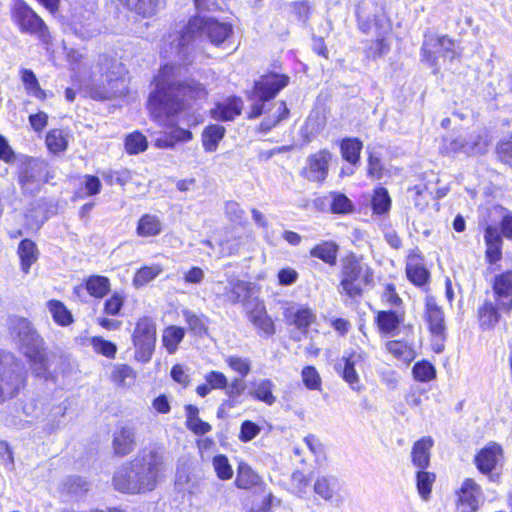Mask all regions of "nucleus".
I'll return each instance as SVG.
<instances>
[{
  "label": "nucleus",
  "instance_id": "f257e3e1",
  "mask_svg": "<svg viewBox=\"0 0 512 512\" xmlns=\"http://www.w3.org/2000/svg\"><path fill=\"white\" fill-rule=\"evenodd\" d=\"M176 67L164 64L154 77L155 88L150 92L147 108L151 117L166 124L173 116L184 111L191 100L206 95L205 88L194 80L180 81L176 77Z\"/></svg>",
  "mask_w": 512,
  "mask_h": 512
},
{
  "label": "nucleus",
  "instance_id": "f03ea898",
  "mask_svg": "<svg viewBox=\"0 0 512 512\" xmlns=\"http://www.w3.org/2000/svg\"><path fill=\"white\" fill-rule=\"evenodd\" d=\"M166 463L156 450H143L114 474L113 485L121 493L141 494L153 491L159 484Z\"/></svg>",
  "mask_w": 512,
  "mask_h": 512
},
{
  "label": "nucleus",
  "instance_id": "7ed1b4c3",
  "mask_svg": "<svg viewBox=\"0 0 512 512\" xmlns=\"http://www.w3.org/2000/svg\"><path fill=\"white\" fill-rule=\"evenodd\" d=\"M233 32L230 23L220 22L215 18L196 16L191 18L181 32L172 40V53L179 58L189 61V49L194 47L199 39L206 37L213 45H221Z\"/></svg>",
  "mask_w": 512,
  "mask_h": 512
},
{
  "label": "nucleus",
  "instance_id": "20e7f679",
  "mask_svg": "<svg viewBox=\"0 0 512 512\" xmlns=\"http://www.w3.org/2000/svg\"><path fill=\"white\" fill-rule=\"evenodd\" d=\"M512 313V270L494 275L491 280V293L486 292L477 315L482 330H493L502 316Z\"/></svg>",
  "mask_w": 512,
  "mask_h": 512
},
{
  "label": "nucleus",
  "instance_id": "39448f33",
  "mask_svg": "<svg viewBox=\"0 0 512 512\" xmlns=\"http://www.w3.org/2000/svg\"><path fill=\"white\" fill-rule=\"evenodd\" d=\"M9 332L19 351L27 358L35 376L45 378L48 373V358L44 339L26 318L10 319Z\"/></svg>",
  "mask_w": 512,
  "mask_h": 512
},
{
  "label": "nucleus",
  "instance_id": "423d86ee",
  "mask_svg": "<svg viewBox=\"0 0 512 512\" xmlns=\"http://www.w3.org/2000/svg\"><path fill=\"white\" fill-rule=\"evenodd\" d=\"M27 381V371L11 352L0 349V404L16 398Z\"/></svg>",
  "mask_w": 512,
  "mask_h": 512
},
{
  "label": "nucleus",
  "instance_id": "0eeeda50",
  "mask_svg": "<svg viewBox=\"0 0 512 512\" xmlns=\"http://www.w3.org/2000/svg\"><path fill=\"white\" fill-rule=\"evenodd\" d=\"M373 282V270L354 254L345 257L342 261L341 280L339 292L346 294L350 299L360 297L363 288Z\"/></svg>",
  "mask_w": 512,
  "mask_h": 512
},
{
  "label": "nucleus",
  "instance_id": "6e6552de",
  "mask_svg": "<svg viewBox=\"0 0 512 512\" xmlns=\"http://www.w3.org/2000/svg\"><path fill=\"white\" fill-rule=\"evenodd\" d=\"M289 83V77L284 74L270 73L255 81L249 99L252 101L250 119L258 118L265 111V102L276 95Z\"/></svg>",
  "mask_w": 512,
  "mask_h": 512
},
{
  "label": "nucleus",
  "instance_id": "1a4fd4ad",
  "mask_svg": "<svg viewBox=\"0 0 512 512\" xmlns=\"http://www.w3.org/2000/svg\"><path fill=\"white\" fill-rule=\"evenodd\" d=\"M489 140L487 135L472 132L468 135L449 136L443 139L441 153L447 156L464 155L467 157L483 155L487 152Z\"/></svg>",
  "mask_w": 512,
  "mask_h": 512
},
{
  "label": "nucleus",
  "instance_id": "9d476101",
  "mask_svg": "<svg viewBox=\"0 0 512 512\" xmlns=\"http://www.w3.org/2000/svg\"><path fill=\"white\" fill-rule=\"evenodd\" d=\"M98 65L100 71L105 75L107 85L102 88H91V97L96 100H107L120 92V85L123 84V65L115 58L108 55H100Z\"/></svg>",
  "mask_w": 512,
  "mask_h": 512
},
{
  "label": "nucleus",
  "instance_id": "9b49d317",
  "mask_svg": "<svg viewBox=\"0 0 512 512\" xmlns=\"http://www.w3.org/2000/svg\"><path fill=\"white\" fill-rule=\"evenodd\" d=\"M132 341L135 359L142 363L149 362L156 346V323L151 317L139 318L132 334Z\"/></svg>",
  "mask_w": 512,
  "mask_h": 512
},
{
  "label": "nucleus",
  "instance_id": "f8f14e48",
  "mask_svg": "<svg viewBox=\"0 0 512 512\" xmlns=\"http://www.w3.org/2000/svg\"><path fill=\"white\" fill-rule=\"evenodd\" d=\"M53 178L49 165L42 159H28L19 171L18 182L24 193L34 195L40 191L44 183Z\"/></svg>",
  "mask_w": 512,
  "mask_h": 512
},
{
  "label": "nucleus",
  "instance_id": "ddd939ff",
  "mask_svg": "<svg viewBox=\"0 0 512 512\" xmlns=\"http://www.w3.org/2000/svg\"><path fill=\"white\" fill-rule=\"evenodd\" d=\"M12 19L22 33L34 35L44 42L48 40L47 25L24 0H15L12 8Z\"/></svg>",
  "mask_w": 512,
  "mask_h": 512
},
{
  "label": "nucleus",
  "instance_id": "4468645a",
  "mask_svg": "<svg viewBox=\"0 0 512 512\" xmlns=\"http://www.w3.org/2000/svg\"><path fill=\"white\" fill-rule=\"evenodd\" d=\"M432 47H440L442 49V57L453 60L456 57V52L454 49L455 42L453 39L449 38L446 35L443 36H434V35H425L424 41L421 47V56L422 60L428 63L429 66L434 68V73L438 71L437 61L438 57L435 55V51L431 49Z\"/></svg>",
  "mask_w": 512,
  "mask_h": 512
},
{
  "label": "nucleus",
  "instance_id": "2eb2a0df",
  "mask_svg": "<svg viewBox=\"0 0 512 512\" xmlns=\"http://www.w3.org/2000/svg\"><path fill=\"white\" fill-rule=\"evenodd\" d=\"M425 318L428 323V328L435 340H440L441 343H435V351L441 352L443 349V341L446 338V325L442 309L437 305L433 297L426 299Z\"/></svg>",
  "mask_w": 512,
  "mask_h": 512
},
{
  "label": "nucleus",
  "instance_id": "dca6fc26",
  "mask_svg": "<svg viewBox=\"0 0 512 512\" xmlns=\"http://www.w3.org/2000/svg\"><path fill=\"white\" fill-rule=\"evenodd\" d=\"M331 159L332 154L326 149L311 154L301 170V176L308 181L322 183L327 178Z\"/></svg>",
  "mask_w": 512,
  "mask_h": 512
},
{
  "label": "nucleus",
  "instance_id": "f3484780",
  "mask_svg": "<svg viewBox=\"0 0 512 512\" xmlns=\"http://www.w3.org/2000/svg\"><path fill=\"white\" fill-rule=\"evenodd\" d=\"M457 497L458 512H476L482 501L481 487L474 479L466 478L457 490Z\"/></svg>",
  "mask_w": 512,
  "mask_h": 512
},
{
  "label": "nucleus",
  "instance_id": "a211bd4d",
  "mask_svg": "<svg viewBox=\"0 0 512 512\" xmlns=\"http://www.w3.org/2000/svg\"><path fill=\"white\" fill-rule=\"evenodd\" d=\"M251 294L252 284L250 282L230 275L227 277L226 284L223 285V292L220 293V297H222L225 302L232 305L239 303L247 305Z\"/></svg>",
  "mask_w": 512,
  "mask_h": 512
},
{
  "label": "nucleus",
  "instance_id": "6ab92c4d",
  "mask_svg": "<svg viewBox=\"0 0 512 512\" xmlns=\"http://www.w3.org/2000/svg\"><path fill=\"white\" fill-rule=\"evenodd\" d=\"M484 242L486 245L485 258L488 263L495 264L502 259V234L500 230L488 225L484 230Z\"/></svg>",
  "mask_w": 512,
  "mask_h": 512
},
{
  "label": "nucleus",
  "instance_id": "aec40b11",
  "mask_svg": "<svg viewBox=\"0 0 512 512\" xmlns=\"http://www.w3.org/2000/svg\"><path fill=\"white\" fill-rule=\"evenodd\" d=\"M248 319L258 329L260 335L268 338L275 333L274 323L262 302L257 301L253 308L248 310Z\"/></svg>",
  "mask_w": 512,
  "mask_h": 512
},
{
  "label": "nucleus",
  "instance_id": "412c9836",
  "mask_svg": "<svg viewBox=\"0 0 512 512\" xmlns=\"http://www.w3.org/2000/svg\"><path fill=\"white\" fill-rule=\"evenodd\" d=\"M313 490L316 495L328 502L339 499L340 482L332 475L318 476L314 482Z\"/></svg>",
  "mask_w": 512,
  "mask_h": 512
},
{
  "label": "nucleus",
  "instance_id": "4be33fe9",
  "mask_svg": "<svg viewBox=\"0 0 512 512\" xmlns=\"http://www.w3.org/2000/svg\"><path fill=\"white\" fill-rule=\"evenodd\" d=\"M403 322L404 312L400 310H383L379 311L376 316L379 331L388 336H395Z\"/></svg>",
  "mask_w": 512,
  "mask_h": 512
},
{
  "label": "nucleus",
  "instance_id": "5701e85b",
  "mask_svg": "<svg viewBox=\"0 0 512 512\" xmlns=\"http://www.w3.org/2000/svg\"><path fill=\"white\" fill-rule=\"evenodd\" d=\"M284 316L289 325L296 326L299 330L306 331L314 321L315 315L307 307L290 306L285 309Z\"/></svg>",
  "mask_w": 512,
  "mask_h": 512
},
{
  "label": "nucleus",
  "instance_id": "b1692460",
  "mask_svg": "<svg viewBox=\"0 0 512 512\" xmlns=\"http://www.w3.org/2000/svg\"><path fill=\"white\" fill-rule=\"evenodd\" d=\"M242 100L239 97H230L224 103L216 104L212 109V117L218 121H231L241 114Z\"/></svg>",
  "mask_w": 512,
  "mask_h": 512
},
{
  "label": "nucleus",
  "instance_id": "393cba45",
  "mask_svg": "<svg viewBox=\"0 0 512 512\" xmlns=\"http://www.w3.org/2000/svg\"><path fill=\"white\" fill-rule=\"evenodd\" d=\"M83 289L92 297L103 298L110 291V280L105 276L92 275L85 280L84 286H76L74 292L79 294Z\"/></svg>",
  "mask_w": 512,
  "mask_h": 512
},
{
  "label": "nucleus",
  "instance_id": "a878e982",
  "mask_svg": "<svg viewBox=\"0 0 512 512\" xmlns=\"http://www.w3.org/2000/svg\"><path fill=\"white\" fill-rule=\"evenodd\" d=\"M163 231V223L157 215L144 214L140 217L136 226V234L139 237H157Z\"/></svg>",
  "mask_w": 512,
  "mask_h": 512
},
{
  "label": "nucleus",
  "instance_id": "bb28decb",
  "mask_svg": "<svg viewBox=\"0 0 512 512\" xmlns=\"http://www.w3.org/2000/svg\"><path fill=\"white\" fill-rule=\"evenodd\" d=\"M205 383L198 385L196 393L200 397H206L212 390H224L228 385V379L224 373L219 371H210L204 376Z\"/></svg>",
  "mask_w": 512,
  "mask_h": 512
},
{
  "label": "nucleus",
  "instance_id": "cd10ccee",
  "mask_svg": "<svg viewBox=\"0 0 512 512\" xmlns=\"http://www.w3.org/2000/svg\"><path fill=\"white\" fill-rule=\"evenodd\" d=\"M362 148V141L356 137H346L340 141L341 156L352 166L359 164Z\"/></svg>",
  "mask_w": 512,
  "mask_h": 512
},
{
  "label": "nucleus",
  "instance_id": "c85d7f7f",
  "mask_svg": "<svg viewBox=\"0 0 512 512\" xmlns=\"http://www.w3.org/2000/svg\"><path fill=\"white\" fill-rule=\"evenodd\" d=\"M274 383L270 379H261L251 384L250 395L267 405H273L276 397L273 395Z\"/></svg>",
  "mask_w": 512,
  "mask_h": 512
},
{
  "label": "nucleus",
  "instance_id": "c756f323",
  "mask_svg": "<svg viewBox=\"0 0 512 512\" xmlns=\"http://www.w3.org/2000/svg\"><path fill=\"white\" fill-rule=\"evenodd\" d=\"M17 253L21 261V269L27 274L31 265L38 258V249L36 244L30 239H23L18 246Z\"/></svg>",
  "mask_w": 512,
  "mask_h": 512
},
{
  "label": "nucleus",
  "instance_id": "7c9ffc66",
  "mask_svg": "<svg viewBox=\"0 0 512 512\" xmlns=\"http://www.w3.org/2000/svg\"><path fill=\"white\" fill-rule=\"evenodd\" d=\"M344 366L342 369V378L349 384L350 388L354 391H360L362 386L360 384L359 376L355 370V365L360 360V355L351 354L343 357Z\"/></svg>",
  "mask_w": 512,
  "mask_h": 512
},
{
  "label": "nucleus",
  "instance_id": "2f4dec72",
  "mask_svg": "<svg viewBox=\"0 0 512 512\" xmlns=\"http://www.w3.org/2000/svg\"><path fill=\"white\" fill-rule=\"evenodd\" d=\"M129 10L143 16L150 17L156 14L161 7V0H120Z\"/></svg>",
  "mask_w": 512,
  "mask_h": 512
},
{
  "label": "nucleus",
  "instance_id": "473e14b6",
  "mask_svg": "<svg viewBox=\"0 0 512 512\" xmlns=\"http://www.w3.org/2000/svg\"><path fill=\"white\" fill-rule=\"evenodd\" d=\"M225 128L218 124L207 126L202 132V144L206 152L217 150L219 142L225 135Z\"/></svg>",
  "mask_w": 512,
  "mask_h": 512
},
{
  "label": "nucleus",
  "instance_id": "72a5a7b5",
  "mask_svg": "<svg viewBox=\"0 0 512 512\" xmlns=\"http://www.w3.org/2000/svg\"><path fill=\"white\" fill-rule=\"evenodd\" d=\"M339 247L332 241H324L310 250L312 257L318 258L328 265H335Z\"/></svg>",
  "mask_w": 512,
  "mask_h": 512
},
{
  "label": "nucleus",
  "instance_id": "f704fd0d",
  "mask_svg": "<svg viewBox=\"0 0 512 512\" xmlns=\"http://www.w3.org/2000/svg\"><path fill=\"white\" fill-rule=\"evenodd\" d=\"M501 458L502 450H479L475 463L482 473H489L496 468Z\"/></svg>",
  "mask_w": 512,
  "mask_h": 512
},
{
  "label": "nucleus",
  "instance_id": "c9c22d12",
  "mask_svg": "<svg viewBox=\"0 0 512 512\" xmlns=\"http://www.w3.org/2000/svg\"><path fill=\"white\" fill-rule=\"evenodd\" d=\"M47 308L54 322L59 326H68L73 323L74 318L63 302L52 299L47 302Z\"/></svg>",
  "mask_w": 512,
  "mask_h": 512
},
{
  "label": "nucleus",
  "instance_id": "e433bc0d",
  "mask_svg": "<svg viewBox=\"0 0 512 512\" xmlns=\"http://www.w3.org/2000/svg\"><path fill=\"white\" fill-rule=\"evenodd\" d=\"M199 409L192 405L185 406L186 426L197 435H204L211 430L210 424L198 417Z\"/></svg>",
  "mask_w": 512,
  "mask_h": 512
},
{
  "label": "nucleus",
  "instance_id": "4c0bfd02",
  "mask_svg": "<svg viewBox=\"0 0 512 512\" xmlns=\"http://www.w3.org/2000/svg\"><path fill=\"white\" fill-rule=\"evenodd\" d=\"M184 336L185 330L182 327L171 325L164 329L162 343L169 354H174L177 351Z\"/></svg>",
  "mask_w": 512,
  "mask_h": 512
},
{
  "label": "nucleus",
  "instance_id": "58836bf2",
  "mask_svg": "<svg viewBox=\"0 0 512 512\" xmlns=\"http://www.w3.org/2000/svg\"><path fill=\"white\" fill-rule=\"evenodd\" d=\"M245 388L242 378L235 377L231 382H228L227 387L224 389L227 399L221 404V408L234 407L240 403V397L243 395Z\"/></svg>",
  "mask_w": 512,
  "mask_h": 512
},
{
  "label": "nucleus",
  "instance_id": "ea45409f",
  "mask_svg": "<svg viewBox=\"0 0 512 512\" xmlns=\"http://www.w3.org/2000/svg\"><path fill=\"white\" fill-rule=\"evenodd\" d=\"M236 485L241 489H251L261 485V478L250 466L241 463L238 467Z\"/></svg>",
  "mask_w": 512,
  "mask_h": 512
},
{
  "label": "nucleus",
  "instance_id": "a19ab883",
  "mask_svg": "<svg viewBox=\"0 0 512 512\" xmlns=\"http://www.w3.org/2000/svg\"><path fill=\"white\" fill-rule=\"evenodd\" d=\"M162 272L163 267L160 264L143 266L136 271L132 281L133 285L136 288L143 287L158 277Z\"/></svg>",
  "mask_w": 512,
  "mask_h": 512
},
{
  "label": "nucleus",
  "instance_id": "79ce46f5",
  "mask_svg": "<svg viewBox=\"0 0 512 512\" xmlns=\"http://www.w3.org/2000/svg\"><path fill=\"white\" fill-rule=\"evenodd\" d=\"M21 79L28 94L40 100H45L47 98L46 91L40 87L36 75L32 70L22 69Z\"/></svg>",
  "mask_w": 512,
  "mask_h": 512
},
{
  "label": "nucleus",
  "instance_id": "37998d69",
  "mask_svg": "<svg viewBox=\"0 0 512 512\" xmlns=\"http://www.w3.org/2000/svg\"><path fill=\"white\" fill-rule=\"evenodd\" d=\"M330 211L333 214H349L354 211L353 202L341 192H330Z\"/></svg>",
  "mask_w": 512,
  "mask_h": 512
},
{
  "label": "nucleus",
  "instance_id": "c03bdc74",
  "mask_svg": "<svg viewBox=\"0 0 512 512\" xmlns=\"http://www.w3.org/2000/svg\"><path fill=\"white\" fill-rule=\"evenodd\" d=\"M182 315L190 331L195 335L202 336L207 333L208 319L204 315H198L191 310L185 309Z\"/></svg>",
  "mask_w": 512,
  "mask_h": 512
},
{
  "label": "nucleus",
  "instance_id": "a18cd8bd",
  "mask_svg": "<svg viewBox=\"0 0 512 512\" xmlns=\"http://www.w3.org/2000/svg\"><path fill=\"white\" fill-rule=\"evenodd\" d=\"M46 145L50 152L58 154L67 149V136L61 129L50 130L46 135Z\"/></svg>",
  "mask_w": 512,
  "mask_h": 512
},
{
  "label": "nucleus",
  "instance_id": "49530a36",
  "mask_svg": "<svg viewBox=\"0 0 512 512\" xmlns=\"http://www.w3.org/2000/svg\"><path fill=\"white\" fill-rule=\"evenodd\" d=\"M386 349L395 358L404 362H410L414 359V351L406 342L400 340L388 341Z\"/></svg>",
  "mask_w": 512,
  "mask_h": 512
},
{
  "label": "nucleus",
  "instance_id": "de8ad7c7",
  "mask_svg": "<svg viewBox=\"0 0 512 512\" xmlns=\"http://www.w3.org/2000/svg\"><path fill=\"white\" fill-rule=\"evenodd\" d=\"M391 198L388 190L384 187H377L372 197V210L374 214H385L390 210Z\"/></svg>",
  "mask_w": 512,
  "mask_h": 512
},
{
  "label": "nucleus",
  "instance_id": "09e8293b",
  "mask_svg": "<svg viewBox=\"0 0 512 512\" xmlns=\"http://www.w3.org/2000/svg\"><path fill=\"white\" fill-rule=\"evenodd\" d=\"M148 147L146 137L139 131L128 134L125 138V150L130 155L144 152Z\"/></svg>",
  "mask_w": 512,
  "mask_h": 512
},
{
  "label": "nucleus",
  "instance_id": "8fccbe9b",
  "mask_svg": "<svg viewBox=\"0 0 512 512\" xmlns=\"http://www.w3.org/2000/svg\"><path fill=\"white\" fill-rule=\"evenodd\" d=\"M112 380L119 386L131 385L135 378L136 373L132 367L127 364H117L112 371Z\"/></svg>",
  "mask_w": 512,
  "mask_h": 512
},
{
  "label": "nucleus",
  "instance_id": "3c124183",
  "mask_svg": "<svg viewBox=\"0 0 512 512\" xmlns=\"http://www.w3.org/2000/svg\"><path fill=\"white\" fill-rule=\"evenodd\" d=\"M435 474L418 470L416 474V485L422 499L427 500L430 496L432 485L435 482Z\"/></svg>",
  "mask_w": 512,
  "mask_h": 512
},
{
  "label": "nucleus",
  "instance_id": "603ef678",
  "mask_svg": "<svg viewBox=\"0 0 512 512\" xmlns=\"http://www.w3.org/2000/svg\"><path fill=\"white\" fill-rule=\"evenodd\" d=\"M310 486V481L306 475L301 471H295L290 479L289 489L291 493L304 497L307 495Z\"/></svg>",
  "mask_w": 512,
  "mask_h": 512
},
{
  "label": "nucleus",
  "instance_id": "864d4df0",
  "mask_svg": "<svg viewBox=\"0 0 512 512\" xmlns=\"http://www.w3.org/2000/svg\"><path fill=\"white\" fill-rule=\"evenodd\" d=\"M406 274L408 279L417 286L425 284L429 277V272L423 265L412 262L407 263Z\"/></svg>",
  "mask_w": 512,
  "mask_h": 512
},
{
  "label": "nucleus",
  "instance_id": "5fc2aeb1",
  "mask_svg": "<svg viewBox=\"0 0 512 512\" xmlns=\"http://www.w3.org/2000/svg\"><path fill=\"white\" fill-rule=\"evenodd\" d=\"M135 430L132 426L125 425L116 431L113 440V448H128L134 444Z\"/></svg>",
  "mask_w": 512,
  "mask_h": 512
},
{
  "label": "nucleus",
  "instance_id": "6e6d98bb",
  "mask_svg": "<svg viewBox=\"0 0 512 512\" xmlns=\"http://www.w3.org/2000/svg\"><path fill=\"white\" fill-rule=\"evenodd\" d=\"M412 372L414 378L420 382H429L436 377L435 367L428 361L415 363Z\"/></svg>",
  "mask_w": 512,
  "mask_h": 512
},
{
  "label": "nucleus",
  "instance_id": "4d7b16f0",
  "mask_svg": "<svg viewBox=\"0 0 512 512\" xmlns=\"http://www.w3.org/2000/svg\"><path fill=\"white\" fill-rule=\"evenodd\" d=\"M67 410V405L64 403H60L58 405H53L49 407V421L47 425L44 427L48 433H52L57 430L60 426V418L65 416Z\"/></svg>",
  "mask_w": 512,
  "mask_h": 512
},
{
  "label": "nucleus",
  "instance_id": "13d9d810",
  "mask_svg": "<svg viewBox=\"0 0 512 512\" xmlns=\"http://www.w3.org/2000/svg\"><path fill=\"white\" fill-rule=\"evenodd\" d=\"M91 345L96 353L107 358H114L116 355L117 346L113 342L105 340L100 336L92 337Z\"/></svg>",
  "mask_w": 512,
  "mask_h": 512
},
{
  "label": "nucleus",
  "instance_id": "bf43d9fd",
  "mask_svg": "<svg viewBox=\"0 0 512 512\" xmlns=\"http://www.w3.org/2000/svg\"><path fill=\"white\" fill-rule=\"evenodd\" d=\"M124 302L125 296L120 292H114L104 302L103 312L109 316H117L120 314Z\"/></svg>",
  "mask_w": 512,
  "mask_h": 512
},
{
  "label": "nucleus",
  "instance_id": "052dcab7",
  "mask_svg": "<svg viewBox=\"0 0 512 512\" xmlns=\"http://www.w3.org/2000/svg\"><path fill=\"white\" fill-rule=\"evenodd\" d=\"M302 381L305 387L309 390H320L322 380L321 377L313 366H306L301 372Z\"/></svg>",
  "mask_w": 512,
  "mask_h": 512
},
{
  "label": "nucleus",
  "instance_id": "680f3d73",
  "mask_svg": "<svg viewBox=\"0 0 512 512\" xmlns=\"http://www.w3.org/2000/svg\"><path fill=\"white\" fill-rule=\"evenodd\" d=\"M225 362L233 371L237 372L241 378L246 377L251 371V362L248 358L232 355L228 356Z\"/></svg>",
  "mask_w": 512,
  "mask_h": 512
},
{
  "label": "nucleus",
  "instance_id": "e2e57ef3",
  "mask_svg": "<svg viewBox=\"0 0 512 512\" xmlns=\"http://www.w3.org/2000/svg\"><path fill=\"white\" fill-rule=\"evenodd\" d=\"M213 467L217 476L222 480H228L233 476V470L224 455H217L213 458Z\"/></svg>",
  "mask_w": 512,
  "mask_h": 512
},
{
  "label": "nucleus",
  "instance_id": "0e129e2a",
  "mask_svg": "<svg viewBox=\"0 0 512 512\" xmlns=\"http://www.w3.org/2000/svg\"><path fill=\"white\" fill-rule=\"evenodd\" d=\"M497 153L503 163L512 167V133L499 142Z\"/></svg>",
  "mask_w": 512,
  "mask_h": 512
},
{
  "label": "nucleus",
  "instance_id": "69168bd1",
  "mask_svg": "<svg viewBox=\"0 0 512 512\" xmlns=\"http://www.w3.org/2000/svg\"><path fill=\"white\" fill-rule=\"evenodd\" d=\"M384 167L381 159L373 152H369L368 157V176L373 179H381L383 176Z\"/></svg>",
  "mask_w": 512,
  "mask_h": 512
},
{
  "label": "nucleus",
  "instance_id": "338daca9",
  "mask_svg": "<svg viewBox=\"0 0 512 512\" xmlns=\"http://www.w3.org/2000/svg\"><path fill=\"white\" fill-rule=\"evenodd\" d=\"M65 486L67 487L68 492L78 495L88 490V483L79 476L69 477L65 481Z\"/></svg>",
  "mask_w": 512,
  "mask_h": 512
},
{
  "label": "nucleus",
  "instance_id": "774afa93",
  "mask_svg": "<svg viewBox=\"0 0 512 512\" xmlns=\"http://www.w3.org/2000/svg\"><path fill=\"white\" fill-rule=\"evenodd\" d=\"M260 432L259 426L252 421H244L240 429V439L244 442H248L255 438Z\"/></svg>",
  "mask_w": 512,
  "mask_h": 512
}]
</instances>
